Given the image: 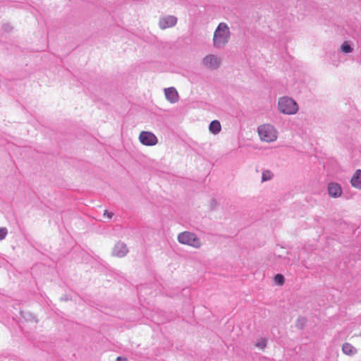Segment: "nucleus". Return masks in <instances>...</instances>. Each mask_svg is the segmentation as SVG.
Returning a JSON list of instances; mask_svg holds the SVG:
<instances>
[{
	"label": "nucleus",
	"instance_id": "f257e3e1",
	"mask_svg": "<svg viewBox=\"0 0 361 361\" xmlns=\"http://www.w3.org/2000/svg\"><path fill=\"white\" fill-rule=\"evenodd\" d=\"M230 38L228 26L225 23H221L216 27L213 37L214 47L220 48L228 43Z\"/></svg>",
	"mask_w": 361,
	"mask_h": 361
},
{
	"label": "nucleus",
	"instance_id": "f03ea898",
	"mask_svg": "<svg viewBox=\"0 0 361 361\" xmlns=\"http://www.w3.org/2000/svg\"><path fill=\"white\" fill-rule=\"evenodd\" d=\"M278 107L282 114H294L298 110L297 103L291 98L283 97L279 99Z\"/></svg>",
	"mask_w": 361,
	"mask_h": 361
},
{
	"label": "nucleus",
	"instance_id": "7ed1b4c3",
	"mask_svg": "<svg viewBox=\"0 0 361 361\" xmlns=\"http://www.w3.org/2000/svg\"><path fill=\"white\" fill-rule=\"evenodd\" d=\"M260 139L264 142H274L277 138V132L276 129L270 124H264L260 126L257 130Z\"/></svg>",
	"mask_w": 361,
	"mask_h": 361
},
{
	"label": "nucleus",
	"instance_id": "20e7f679",
	"mask_svg": "<svg viewBox=\"0 0 361 361\" xmlns=\"http://www.w3.org/2000/svg\"><path fill=\"white\" fill-rule=\"evenodd\" d=\"M178 240L180 243L187 245L195 248L201 246V242L195 233L184 231L178 234Z\"/></svg>",
	"mask_w": 361,
	"mask_h": 361
},
{
	"label": "nucleus",
	"instance_id": "39448f33",
	"mask_svg": "<svg viewBox=\"0 0 361 361\" xmlns=\"http://www.w3.org/2000/svg\"><path fill=\"white\" fill-rule=\"evenodd\" d=\"M139 140L142 145L146 146L155 145L158 142L157 137L148 131H142L140 133Z\"/></svg>",
	"mask_w": 361,
	"mask_h": 361
},
{
	"label": "nucleus",
	"instance_id": "423d86ee",
	"mask_svg": "<svg viewBox=\"0 0 361 361\" xmlns=\"http://www.w3.org/2000/svg\"><path fill=\"white\" fill-rule=\"evenodd\" d=\"M221 63V60L216 56L209 54L203 59V64L205 67L210 69L217 68Z\"/></svg>",
	"mask_w": 361,
	"mask_h": 361
},
{
	"label": "nucleus",
	"instance_id": "0eeeda50",
	"mask_svg": "<svg viewBox=\"0 0 361 361\" xmlns=\"http://www.w3.org/2000/svg\"><path fill=\"white\" fill-rule=\"evenodd\" d=\"M166 99L171 103H176L178 100V93L174 87H169L164 90Z\"/></svg>",
	"mask_w": 361,
	"mask_h": 361
},
{
	"label": "nucleus",
	"instance_id": "6e6552de",
	"mask_svg": "<svg viewBox=\"0 0 361 361\" xmlns=\"http://www.w3.org/2000/svg\"><path fill=\"white\" fill-rule=\"evenodd\" d=\"M176 21V18L173 16L164 17L159 20V26L161 29H166L175 25Z\"/></svg>",
	"mask_w": 361,
	"mask_h": 361
},
{
	"label": "nucleus",
	"instance_id": "1a4fd4ad",
	"mask_svg": "<svg viewBox=\"0 0 361 361\" xmlns=\"http://www.w3.org/2000/svg\"><path fill=\"white\" fill-rule=\"evenodd\" d=\"M329 195L333 197H340L342 194L341 186L338 183H331L328 186Z\"/></svg>",
	"mask_w": 361,
	"mask_h": 361
},
{
	"label": "nucleus",
	"instance_id": "9d476101",
	"mask_svg": "<svg viewBox=\"0 0 361 361\" xmlns=\"http://www.w3.org/2000/svg\"><path fill=\"white\" fill-rule=\"evenodd\" d=\"M350 183L353 188L361 189V170H357L353 174Z\"/></svg>",
	"mask_w": 361,
	"mask_h": 361
},
{
	"label": "nucleus",
	"instance_id": "9b49d317",
	"mask_svg": "<svg viewBox=\"0 0 361 361\" xmlns=\"http://www.w3.org/2000/svg\"><path fill=\"white\" fill-rule=\"evenodd\" d=\"M128 252L126 245L118 243L114 248L113 253L117 257H123Z\"/></svg>",
	"mask_w": 361,
	"mask_h": 361
},
{
	"label": "nucleus",
	"instance_id": "f8f14e48",
	"mask_svg": "<svg viewBox=\"0 0 361 361\" xmlns=\"http://www.w3.org/2000/svg\"><path fill=\"white\" fill-rule=\"evenodd\" d=\"M343 353L347 355H353L357 353L356 348L349 343H345L342 345Z\"/></svg>",
	"mask_w": 361,
	"mask_h": 361
},
{
	"label": "nucleus",
	"instance_id": "ddd939ff",
	"mask_svg": "<svg viewBox=\"0 0 361 361\" xmlns=\"http://www.w3.org/2000/svg\"><path fill=\"white\" fill-rule=\"evenodd\" d=\"M209 130L214 135L218 134L221 130L220 122L217 120L212 121L209 124Z\"/></svg>",
	"mask_w": 361,
	"mask_h": 361
},
{
	"label": "nucleus",
	"instance_id": "4468645a",
	"mask_svg": "<svg viewBox=\"0 0 361 361\" xmlns=\"http://www.w3.org/2000/svg\"><path fill=\"white\" fill-rule=\"evenodd\" d=\"M273 178V173L269 170H265L262 172V181L269 180Z\"/></svg>",
	"mask_w": 361,
	"mask_h": 361
},
{
	"label": "nucleus",
	"instance_id": "2eb2a0df",
	"mask_svg": "<svg viewBox=\"0 0 361 361\" xmlns=\"http://www.w3.org/2000/svg\"><path fill=\"white\" fill-rule=\"evenodd\" d=\"M341 49L343 53H350L353 50L351 47L347 42H344L342 44Z\"/></svg>",
	"mask_w": 361,
	"mask_h": 361
},
{
	"label": "nucleus",
	"instance_id": "dca6fc26",
	"mask_svg": "<svg viewBox=\"0 0 361 361\" xmlns=\"http://www.w3.org/2000/svg\"><path fill=\"white\" fill-rule=\"evenodd\" d=\"M275 282L279 285L284 283V278L281 274H276L274 277Z\"/></svg>",
	"mask_w": 361,
	"mask_h": 361
},
{
	"label": "nucleus",
	"instance_id": "f3484780",
	"mask_svg": "<svg viewBox=\"0 0 361 361\" xmlns=\"http://www.w3.org/2000/svg\"><path fill=\"white\" fill-rule=\"evenodd\" d=\"M266 341L264 338H261L258 343L256 344V345L262 349H264L266 346Z\"/></svg>",
	"mask_w": 361,
	"mask_h": 361
},
{
	"label": "nucleus",
	"instance_id": "a211bd4d",
	"mask_svg": "<svg viewBox=\"0 0 361 361\" xmlns=\"http://www.w3.org/2000/svg\"><path fill=\"white\" fill-rule=\"evenodd\" d=\"M7 234V229L6 228H0V240H3Z\"/></svg>",
	"mask_w": 361,
	"mask_h": 361
},
{
	"label": "nucleus",
	"instance_id": "6ab92c4d",
	"mask_svg": "<svg viewBox=\"0 0 361 361\" xmlns=\"http://www.w3.org/2000/svg\"><path fill=\"white\" fill-rule=\"evenodd\" d=\"M114 214L112 212H109L108 211L105 210L104 213V216H106L107 219H110L112 218Z\"/></svg>",
	"mask_w": 361,
	"mask_h": 361
},
{
	"label": "nucleus",
	"instance_id": "aec40b11",
	"mask_svg": "<svg viewBox=\"0 0 361 361\" xmlns=\"http://www.w3.org/2000/svg\"><path fill=\"white\" fill-rule=\"evenodd\" d=\"M116 361H128V360L125 357H118L116 359Z\"/></svg>",
	"mask_w": 361,
	"mask_h": 361
}]
</instances>
